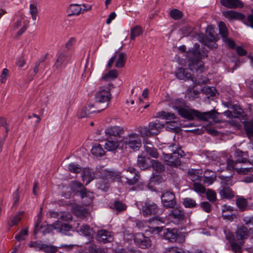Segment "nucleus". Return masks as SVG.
Here are the masks:
<instances>
[{"label":"nucleus","mask_w":253,"mask_h":253,"mask_svg":"<svg viewBox=\"0 0 253 253\" xmlns=\"http://www.w3.org/2000/svg\"><path fill=\"white\" fill-rule=\"evenodd\" d=\"M186 56L189 58L188 68H178L175 72V75L180 80L192 81L194 85L198 82L195 74H201L205 70L204 63L201 60V52L197 49L188 51L186 53Z\"/></svg>","instance_id":"1"},{"label":"nucleus","mask_w":253,"mask_h":253,"mask_svg":"<svg viewBox=\"0 0 253 253\" xmlns=\"http://www.w3.org/2000/svg\"><path fill=\"white\" fill-rule=\"evenodd\" d=\"M173 108L177 110L181 117L190 120H194L196 117L199 119L207 121L212 115L211 111L201 113L195 110L188 109L185 102L178 99L175 100Z\"/></svg>","instance_id":"2"},{"label":"nucleus","mask_w":253,"mask_h":253,"mask_svg":"<svg viewBox=\"0 0 253 253\" xmlns=\"http://www.w3.org/2000/svg\"><path fill=\"white\" fill-rule=\"evenodd\" d=\"M111 99V96H91L88 106L94 107L99 113L108 107Z\"/></svg>","instance_id":"3"},{"label":"nucleus","mask_w":253,"mask_h":253,"mask_svg":"<svg viewBox=\"0 0 253 253\" xmlns=\"http://www.w3.org/2000/svg\"><path fill=\"white\" fill-rule=\"evenodd\" d=\"M193 93L194 95H198L200 93H203L205 95H215L216 89L214 87H210L209 86H204L203 87L200 84L193 85L192 87H189L185 93L190 94Z\"/></svg>","instance_id":"4"},{"label":"nucleus","mask_w":253,"mask_h":253,"mask_svg":"<svg viewBox=\"0 0 253 253\" xmlns=\"http://www.w3.org/2000/svg\"><path fill=\"white\" fill-rule=\"evenodd\" d=\"M124 143L133 150L138 149L141 146V139L136 133H131L125 136Z\"/></svg>","instance_id":"5"},{"label":"nucleus","mask_w":253,"mask_h":253,"mask_svg":"<svg viewBox=\"0 0 253 253\" xmlns=\"http://www.w3.org/2000/svg\"><path fill=\"white\" fill-rule=\"evenodd\" d=\"M169 219L175 224L182 223L185 219L184 212L178 208L173 209L169 214Z\"/></svg>","instance_id":"6"},{"label":"nucleus","mask_w":253,"mask_h":253,"mask_svg":"<svg viewBox=\"0 0 253 253\" xmlns=\"http://www.w3.org/2000/svg\"><path fill=\"white\" fill-rule=\"evenodd\" d=\"M162 202L167 208H173L176 204L175 196L173 193L167 191L161 196Z\"/></svg>","instance_id":"7"},{"label":"nucleus","mask_w":253,"mask_h":253,"mask_svg":"<svg viewBox=\"0 0 253 253\" xmlns=\"http://www.w3.org/2000/svg\"><path fill=\"white\" fill-rule=\"evenodd\" d=\"M134 241L137 246L142 249L147 248L151 245L149 238L145 237L142 233H138L135 234Z\"/></svg>","instance_id":"8"},{"label":"nucleus","mask_w":253,"mask_h":253,"mask_svg":"<svg viewBox=\"0 0 253 253\" xmlns=\"http://www.w3.org/2000/svg\"><path fill=\"white\" fill-rule=\"evenodd\" d=\"M71 229V227L68 224L62 223L60 221H57L53 224L48 225L47 228V232L49 233L52 230H56L58 232L63 234H66V232L69 231Z\"/></svg>","instance_id":"9"},{"label":"nucleus","mask_w":253,"mask_h":253,"mask_svg":"<svg viewBox=\"0 0 253 253\" xmlns=\"http://www.w3.org/2000/svg\"><path fill=\"white\" fill-rule=\"evenodd\" d=\"M124 132L123 129L118 126H114L108 127L105 130V133L107 137L117 138V139L120 140L121 135Z\"/></svg>","instance_id":"10"},{"label":"nucleus","mask_w":253,"mask_h":253,"mask_svg":"<svg viewBox=\"0 0 253 253\" xmlns=\"http://www.w3.org/2000/svg\"><path fill=\"white\" fill-rule=\"evenodd\" d=\"M97 240L103 243L111 242L113 240V235L112 232L106 230H100L98 231L96 235Z\"/></svg>","instance_id":"11"},{"label":"nucleus","mask_w":253,"mask_h":253,"mask_svg":"<svg viewBox=\"0 0 253 253\" xmlns=\"http://www.w3.org/2000/svg\"><path fill=\"white\" fill-rule=\"evenodd\" d=\"M158 211L157 205L151 202L145 203L143 207L142 212L144 216H149L153 214L156 213Z\"/></svg>","instance_id":"12"},{"label":"nucleus","mask_w":253,"mask_h":253,"mask_svg":"<svg viewBox=\"0 0 253 253\" xmlns=\"http://www.w3.org/2000/svg\"><path fill=\"white\" fill-rule=\"evenodd\" d=\"M88 101L86 105L83 108L80 109L78 113V117L83 118L85 117H88L90 115L97 113V110L94 107L88 106Z\"/></svg>","instance_id":"13"},{"label":"nucleus","mask_w":253,"mask_h":253,"mask_svg":"<svg viewBox=\"0 0 253 253\" xmlns=\"http://www.w3.org/2000/svg\"><path fill=\"white\" fill-rule=\"evenodd\" d=\"M177 230L175 228H167L164 229L163 237L166 240L171 242H176L178 241Z\"/></svg>","instance_id":"14"},{"label":"nucleus","mask_w":253,"mask_h":253,"mask_svg":"<svg viewBox=\"0 0 253 253\" xmlns=\"http://www.w3.org/2000/svg\"><path fill=\"white\" fill-rule=\"evenodd\" d=\"M121 140L117 139V138L107 137L104 147L106 150L112 151L117 149L119 145Z\"/></svg>","instance_id":"15"},{"label":"nucleus","mask_w":253,"mask_h":253,"mask_svg":"<svg viewBox=\"0 0 253 253\" xmlns=\"http://www.w3.org/2000/svg\"><path fill=\"white\" fill-rule=\"evenodd\" d=\"M237 164V163H236V161L234 162L232 160L228 159L227 161V168L230 170L235 169L238 173L241 174H247L252 171V168H238L236 167Z\"/></svg>","instance_id":"16"},{"label":"nucleus","mask_w":253,"mask_h":253,"mask_svg":"<svg viewBox=\"0 0 253 253\" xmlns=\"http://www.w3.org/2000/svg\"><path fill=\"white\" fill-rule=\"evenodd\" d=\"M96 172H97L99 176L102 178H114L118 176L116 172L108 170L103 167H99L96 168Z\"/></svg>","instance_id":"17"},{"label":"nucleus","mask_w":253,"mask_h":253,"mask_svg":"<svg viewBox=\"0 0 253 253\" xmlns=\"http://www.w3.org/2000/svg\"><path fill=\"white\" fill-rule=\"evenodd\" d=\"M69 59V57H68L65 53L61 52L59 54L56 61L54 64V68L57 70L62 69L68 62Z\"/></svg>","instance_id":"18"},{"label":"nucleus","mask_w":253,"mask_h":253,"mask_svg":"<svg viewBox=\"0 0 253 253\" xmlns=\"http://www.w3.org/2000/svg\"><path fill=\"white\" fill-rule=\"evenodd\" d=\"M80 194L82 199V202L84 205L88 206L90 205L93 198V194L89 191H87L85 188L80 191Z\"/></svg>","instance_id":"19"},{"label":"nucleus","mask_w":253,"mask_h":253,"mask_svg":"<svg viewBox=\"0 0 253 253\" xmlns=\"http://www.w3.org/2000/svg\"><path fill=\"white\" fill-rule=\"evenodd\" d=\"M144 149L145 151L150 156L154 158H157L159 157V153L157 150L154 147L152 143L148 140H146L144 142Z\"/></svg>","instance_id":"20"},{"label":"nucleus","mask_w":253,"mask_h":253,"mask_svg":"<svg viewBox=\"0 0 253 253\" xmlns=\"http://www.w3.org/2000/svg\"><path fill=\"white\" fill-rule=\"evenodd\" d=\"M149 129L151 132L152 135H157L161 131V129L164 127V124L161 123L160 121L156 120L149 123Z\"/></svg>","instance_id":"21"},{"label":"nucleus","mask_w":253,"mask_h":253,"mask_svg":"<svg viewBox=\"0 0 253 253\" xmlns=\"http://www.w3.org/2000/svg\"><path fill=\"white\" fill-rule=\"evenodd\" d=\"M249 232L247 227L243 225L239 226L236 231V236L238 240L243 241L248 238Z\"/></svg>","instance_id":"22"},{"label":"nucleus","mask_w":253,"mask_h":253,"mask_svg":"<svg viewBox=\"0 0 253 253\" xmlns=\"http://www.w3.org/2000/svg\"><path fill=\"white\" fill-rule=\"evenodd\" d=\"M126 171L132 175L131 176H127V177L126 178L127 180V183L129 185H133L135 184L137 182L139 177L136 169L133 168L129 167L126 169Z\"/></svg>","instance_id":"23"},{"label":"nucleus","mask_w":253,"mask_h":253,"mask_svg":"<svg viewBox=\"0 0 253 253\" xmlns=\"http://www.w3.org/2000/svg\"><path fill=\"white\" fill-rule=\"evenodd\" d=\"M219 193L221 199L230 200L232 199L234 196L233 191L228 186L222 187V188L219 191Z\"/></svg>","instance_id":"24"},{"label":"nucleus","mask_w":253,"mask_h":253,"mask_svg":"<svg viewBox=\"0 0 253 253\" xmlns=\"http://www.w3.org/2000/svg\"><path fill=\"white\" fill-rule=\"evenodd\" d=\"M216 179L215 173L209 169H207L205 171V174L204 176V181L205 184H207L208 185L211 184Z\"/></svg>","instance_id":"25"},{"label":"nucleus","mask_w":253,"mask_h":253,"mask_svg":"<svg viewBox=\"0 0 253 253\" xmlns=\"http://www.w3.org/2000/svg\"><path fill=\"white\" fill-rule=\"evenodd\" d=\"M189 178L193 181L201 180L202 177L203 172L201 169H191L189 170L188 172Z\"/></svg>","instance_id":"26"},{"label":"nucleus","mask_w":253,"mask_h":253,"mask_svg":"<svg viewBox=\"0 0 253 253\" xmlns=\"http://www.w3.org/2000/svg\"><path fill=\"white\" fill-rule=\"evenodd\" d=\"M223 14L229 20L241 19L243 18L244 17V15L242 13L231 10L223 11Z\"/></svg>","instance_id":"27"},{"label":"nucleus","mask_w":253,"mask_h":253,"mask_svg":"<svg viewBox=\"0 0 253 253\" xmlns=\"http://www.w3.org/2000/svg\"><path fill=\"white\" fill-rule=\"evenodd\" d=\"M151 161L149 157L144 156H138L137 159V164L142 169H146L149 167Z\"/></svg>","instance_id":"28"},{"label":"nucleus","mask_w":253,"mask_h":253,"mask_svg":"<svg viewBox=\"0 0 253 253\" xmlns=\"http://www.w3.org/2000/svg\"><path fill=\"white\" fill-rule=\"evenodd\" d=\"M82 176L83 180L86 181V184H87L94 179V173L92 169L85 168L83 170Z\"/></svg>","instance_id":"29"},{"label":"nucleus","mask_w":253,"mask_h":253,"mask_svg":"<svg viewBox=\"0 0 253 253\" xmlns=\"http://www.w3.org/2000/svg\"><path fill=\"white\" fill-rule=\"evenodd\" d=\"M220 3L223 6L229 8H236L242 4L239 0H220Z\"/></svg>","instance_id":"30"},{"label":"nucleus","mask_w":253,"mask_h":253,"mask_svg":"<svg viewBox=\"0 0 253 253\" xmlns=\"http://www.w3.org/2000/svg\"><path fill=\"white\" fill-rule=\"evenodd\" d=\"M73 211L78 217L81 218L85 217L89 214L88 211L85 208L78 206L74 207Z\"/></svg>","instance_id":"31"},{"label":"nucleus","mask_w":253,"mask_h":253,"mask_svg":"<svg viewBox=\"0 0 253 253\" xmlns=\"http://www.w3.org/2000/svg\"><path fill=\"white\" fill-rule=\"evenodd\" d=\"M244 129L250 139H253V118L250 121L245 122Z\"/></svg>","instance_id":"32"},{"label":"nucleus","mask_w":253,"mask_h":253,"mask_svg":"<svg viewBox=\"0 0 253 253\" xmlns=\"http://www.w3.org/2000/svg\"><path fill=\"white\" fill-rule=\"evenodd\" d=\"M81 5L77 4H71L67 9L69 16L79 15L81 11Z\"/></svg>","instance_id":"33"},{"label":"nucleus","mask_w":253,"mask_h":253,"mask_svg":"<svg viewBox=\"0 0 253 253\" xmlns=\"http://www.w3.org/2000/svg\"><path fill=\"white\" fill-rule=\"evenodd\" d=\"M77 231L81 235L84 236H90L92 235L93 230L87 225H83L77 229Z\"/></svg>","instance_id":"34"},{"label":"nucleus","mask_w":253,"mask_h":253,"mask_svg":"<svg viewBox=\"0 0 253 253\" xmlns=\"http://www.w3.org/2000/svg\"><path fill=\"white\" fill-rule=\"evenodd\" d=\"M218 177L221 180V187L231 186L234 184L232 175L225 176L220 175Z\"/></svg>","instance_id":"35"},{"label":"nucleus","mask_w":253,"mask_h":253,"mask_svg":"<svg viewBox=\"0 0 253 253\" xmlns=\"http://www.w3.org/2000/svg\"><path fill=\"white\" fill-rule=\"evenodd\" d=\"M151 164L153 169L158 172H162L165 170L164 165L157 160H152Z\"/></svg>","instance_id":"36"},{"label":"nucleus","mask_w":253,"mask_h":253,"mask_svg":"<svg viewBox=\"0 0 253 253\" xmlns=\"http://www.w3.org/2000/svg\"><path fill=\"white\" fill-rule=\"evenodd\" d=\"M118 75V71L115 69H113L109 71L108 73L104 74L102 76V79L105 81L114 80L115 79L117 78Z\"/></svg>","instance_id":"37"},{"label":"nucleus","mask_w":253,"mask_h":253,"mask_svg":"<svg viewBox=\"0 0 253 253\" xmlns=\"http://www.w3.org/2000/svg\"><path fill=\"white\" fill-rule=\"evenodd\" d=\"M126 61V54L124 52L119 53L115 66L118 68H122L124 66Z\"/></svg>","instance_id":"38"},{"label":"nucleus","mask_w":253,"mask_h":253,"mask_svg":"<svg viewBox=\"0 0 253 253\" xmlns=\"http://www.w3.org/2000/svg\"><path fill=\"white\" fill-rule=\"evenodd\" d=\"M91 153L97 157H101L105 154V151L100 144L94 145L91 149Z\"/></svg>","instance_id":"39"},{"label":"nucleus","mask_w":253,"mask_h":253,"mask_svg":"<svg viewBox=\"0 0 253 253\" xmlns=\"http://www.w3.org/2000/svg\"><path fill=\"white\" fill-rule=\"evenodd\" d=\"M244 241H241L239 243L233 241L230 243L231 249L235 253H242V247L244 244Z\"/></svg>","instance_id":"40"},{"label":"nucleus","mask_w":253,"mask_h":253,"mask_svg":"<svg viewBox=\"0 0 253 253\" xmlns=\"http://www.w3.org/2000/svg\"><path fill=\"white\" fill-rule=\"evenodd\" d=\"M111 208L118 212H121L126 210V206L122 202L118 201H115L111 206Z\"/></svg>","instance_id":"41"},{"label":"nucleus","mask_w":253,"mask_h":253,"mask_svg":"<svg viewBox=\"0 0 253 253\" xmlns=\"http://www.w3.org/2000/svg\"><path fill=\"white\" fill-rule=\"evenodd\" d=\"M142 34V30L139 26H136L130 29V39L134 40L136 37H138Z\"/></svg>","instance_id":"42"},{"label":"nucleus","mask_w":253,"mask_h":253,"mask_svg":"<svg viewBox=\"0 0 253 253\" xmlns=\"http://www.w3.org/2000/svg\"><path fill=\"white\" fill-rule=\"evenodd\" d=\"M218 26L219 33L222 38H225V37H228V31L225 23L222 21H220L219 22Z\"/></svg>","instance_id":"43"},{"label":"nucleus","mask_w":253,"mask_h":253,"mask_svg":"<svg viewBox=\"0 0 253 253\" xmlns=\"http://www.w3.org/2000/svg\"><path fill=\"white\" fill-rule=\"evenodd\" d=\"M157 117L166 120L174 119L175 118V116L173 113L166 112L165 111L158 112L157 114Z\"/></svg>","instance_id":"44"},{"label":"nucleus","mask_w":253,"mask_h":253,"mask_svg":"<svg viewBox=\"0 0 253 253\" xmlns=\"http://www.w3.org/2000/svg\"><path fill=\"white\" fill-rule=\"evenodd\" d=\"M41 250L47 253H55L57 251V247L53 245L42 244Z\"/></svg>","instance_id":"45"},{"label":"nucleus","mask_w":253,"mask_h":253,"mask_svg":"<svg viewBox=\"0 0 253 253\" xmlns=\"http://www.w3.org/2000/svg\"><path fill=\"white\" fill-rule=\"evenodd\" d=\"M113 87V85L112 84H109L107 86L100 87L97 93L98 95H105L106 94H110V90Z\"/></svg>","instance_id":"46"},{"label":"nucleus","mask_w":253,"mask_h":253,"mask_svg":"<svg viewBox=\"0 0 253 253\" xmlns=\"http://www.w3.org/2000/svg\"><path fill=\"white\" fill-rule=\"evenodd\" d=\"M183 204L185 208H193L196 206L197 204L194 200L190 198H186L183 199Z\"/></svg>","instance_id":"47"},{"label":"nucleus","mask_w":253,"mask_h":253,"mask_svg":"<svg viewBox=\"0 0 253 253\" xmlns=\"http://www.w3.org/2000/svg\"><path fill=\"white\" fill-rule=\"evenodd\" d=\"M166 129L168 131H176L179 129L178 124L176 121L168 122Z\"/></svg>","instance_id":"48"},{"label":"nucleus","mask_w":253,"mask_h":253,"mask_svg":"<svg viewBox=\"0 0 253 253\" xmlns=\"http://www.w3.org/2000/svg\"><path fill=\"white\" fill-rule=\"evenodd\" d=\"M28 229L25 228L21 230L18 234L15 236V239L17 241H20L21 240H24L26 237L28 235Z\"/></svg>","instance_id":"49"},{"label":"nucleus","mask_w":253,"mask_h":253,"mask_svg":"<svg viewBox=\"0 0 253 253\" xmlns=\"http://www.w3.org/2000/svg\"><path fill=\"white\" fill-rule=\"evenodd\" d=\"M138 131L142 137L152 136L151 132L149 129V126L148 128L145 126H139L138 128Z\"/></svg>","instance_id":"50"},{"label":"nucleus","mask_w":253,"mask_h":253,"mask_svg":"<svg viewBox=\"0 0 253 253\" xmlns=\"http://www.w3.org/2000/svg\"><path fill=\"white\" fill-rule=\"evenodd\" d=\"M233 109L234 110L233 113L234 119L240 118V117L243 116V111L240 106L237 105L236 106H233Z\"/></svg>","instance_id":"51"},{"label":"nucleus","mask_w":253,"mask_h":253,"mask_svg":"<svg viewBox=\"0 0 253 253\" xmlns=\"http://www.w3.org/2000/svg\"><path fill=\"white\" fill-rule=\"evenodd\" d=\"M68 169L70 171L75 173H79L82 171L81 167L78 164L74 163L69 165Z\"/></svg>","instance_id":"52"},{"label":"nucleus","mask_w":253,"mask_h":253,"mask_svg":"<svg viewBox=\"0 0 253 253\" xmlns=\"http://www.w3.org/2000/svg\"><path fill=\"white\" fill-rule=\"evenodd\" d=\"M207 199L211 202H214L216 200V194L212 190L208 189L206 192Z\"/></svg>","instance_id":"53"},{"label":"nucleus","mask_w":253,"mask_h":253,"mask_svg":"<svg viewBox=\"0 0 253 253\" xmlns=\"http://www.w3.org/2000/svg\"><path fill=\"white\" fill-rule=\"evenodd\" d=\"M170 16L174 19H179L182 17V12L176 9H174L170 12Z\"/></svg>","instance_id":"54"},{"label":"nucleus","mask_w":253,"mask_h":253,"mask_svg":"<svg viewBox=\"0 0 253 253\" xmlns=\"http://www.w3.org/2000/svg\"><path fill=\"white\" fill-rule=\"evenodd\" d=\"M194 190L198 193H204L206 192V188L201 184L195 182L193 183Z\"/></svg>","instance_id":"55"},{"label":"nucleus","mask_w":253,"mask_h":253,"mask_svg":"<svg viewBox=\"0 0 253 253\" xmlns=\"http://www.w3.org/2000/svg\"><path fill=\"white\" fill-rule=\"evenodd\" d=\"M23 211H19L16 215H15L11 219L10 225L13 226L17 224L21 220V216L23 214Z\"/></svg>","instance_id":"56"},{"label":"nucleus","mask_w":253,"mask_h":253,"mask_svg":"<svg viewBox=\"0 0 253 253\" xmlns=\"http://www.w3.org/2000/svg\"><path fill=\"white\" fill-rule=\"evenodd\" d=\"M149 222H154L155 223H157L158 224H159V223H168V221L167 219L165 218H163L162 217H153L152 218H150L149 219Z\"/></svg>","instance_id":"57"},{"label":"nucleus","mask_w":253,"mask_h":253,"mask_svg":"<svg viewBox=\"0 0 253 253\" xmlns=\"http://www.w3.org/2000/svg\"><path fill=\"white\" fill-rule=\"evenodd\" d=\"M163 178L159 175H154L151 177L150 179V184L155 185L162 182Z\"/></svg>","instance_id":"58"},{"label":"nucleus","mask_w":253,"mask_h":253,"mask_svg":"<svg viewBox=\"0 0 253 253\" xmlns=\"http://www.w3.org/2000/svg\"><path fill=\"white\" fill-rule=\"evenodd\" d=\"M236 204L240 210L244 211L247 206V201L245 199L239 198L237 200Z\"/></svg>","instance_id":"59"},{"label":"nucleus","mask_w":253,"mask_h":253,"mask_svg":"<svg viewBox=\"0 0 253 253\" xmlns=\"http://www.w3.org/2000/svg\"><path fill=\"white\" fill-rule=\"evenodd\" d=\"M72 218V215L69 212H60L59 219L63 221L71 220Z\"/></svg>","instance_id":"60"},{"label":"nucleus","mask_w":253,"mask_h":253,"mask_svg":"<svg viewBox=\"0 0 253 253\" xmlns=\"http://www.w3.org/2000/svg\"><path fill=\"white\" fill-rule=\"evenodd\" d=\"M225 238L230 243L234 241V235L233 232H231L229 230L225 229L224 231Z\"/></svg>","instance_id":"61"},{"label":"nucleus","mask_w":253,"mask_h":253,"mask_svg":"<svg viewBox=\"0 0 253 253\" xmlns=\"http://www.w3.org/2000/svg\"><path fill=\"white\" fill-rule=\"evenodd\" d=\"M30 12L31 14L32 18L34 20L36 19L38 10L37 7L33 4L30 5Z\"/></svg>","instance_id":"62"},{"label":"nucleus","mask_w":253,"mask_h":253,"mask_svg":"<svg viewBox=\"0 0 253 253\" xmlns=\"http://www.w3.org/2000/svg\"><path fill=\"white\" fill-rule=\"evenodd\" d=\"M89 251L93 253H105L103 249L97 247L96 245H90L89 247Z\"/></svg>","instance_id":"63"},{"label":"nucleus","mask_w":253,"mask_h":253,"mask_svg":"<svg viewBox=\"0 0 253 253\" xmlns=\"http://www.w3.org/2000/svg\"><path fill=\"white\" fill-rule=\"evenodd\" d=\"M165 253H184L182 250L176 247L168 248L165 249Z\"/></svg>","instance_id":"64"}]
</instances>
